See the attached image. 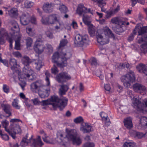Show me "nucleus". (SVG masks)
I'll return each instance as SVG.
<instances>
[{
	"instance_id": "1",
	"label": "nucleus",
	"mask_w": 147,
	"mask_h": 147,
	"mask_svg": "<svg viewBox=\"0 0 147 147\" xmlns=\"http://www.w3.org/2000/svg\"><path fill=\"white\" fill-rule=\"evenodd\" d=\"M68 99L65 97L59 99L57 96H52L50 99L43 100L40 103L43 106L51 105L53 107H58L61 111L62 110L67 104Z\"/></svg>"
},
{
	"instance_id": "2",
	"label": "nucleus",
	"mask_w": 147,
	"mask_h": 147,
	"mask_svg": "<svg viewBox=\"0 0 147 147\" xmlns=\"http://www.w3.org/2000/svg\"><path fill=\"white\" fill-rule=\"evenodd\" d=\"M22 62L24 65L23 68V73L24 75L20 76L19 78H25L26 77H30L33 74L34 71L30 67V65L32 62V60L26 56L23 57L21 59Z\"/></svg>"
},
{
	"instance_id": "3",
	"label": "nucleus",
	"mask_w": 147,
	"mask_h": 147,
	"mask_svg": "<svg viewBox=\"0 0 147 147\" xmlns=\"http://www.w3.org/2000/svg\"><path fill=\"white\" fill-rule=\"evenodd\" d=\"M66 131L67 134L65 136L61 134L60 135L61 137V142H63L62 140V138H67L68 139L72 140L74 144H76L77 145H79L82 143V141L79 137H77V134L76 131L75 130H69L68 129H66Z\"/></svg>"
},
{
	"instance_id": "4",
	"label": "nucleus",
	"mask_w": 147,
	"mask_h": 147,
	"mask_svg": "<svg viewBox=\"0 0 147 147\" xmlns=\"http://www.w3.org/2000/svg\"><path fill=\"white\" fill-rule=\"evenodd\" d=\"M135 79V76L134 73L130 70L127 74L122 76L121 78V82H123L124 86L126 88L130 87L131 83L134 82Z\"/></svg>"
},
{
	"instance_id": "5",
	"label": "nucleus",
	"mask_w": 147,
	"mask_h": 147,
	"mask_svg": "<svg viewBox=\"0 0 147 147\" xmlns=\"http://www.w3.org/2000/svg\"><path fill=\"white\" fill-rule=\"evenodd\" d=\"M88 36L87 35H84L80 34H77L75 37L74 40L75 46L76 47H82L88 44Z\"/></svg>"
},
{
	"instance_id": "6",
	"label": "nucleus",
	"mask_w": 147,
	"mask_h": 147,
	"mask_svg": "<svg viewBox=\"0 0 147 147\" xmlns=\"http://www.w3.org/2000/svg\"><path fill=\"white\" fill-rule=\"evenodd\" d=\"M87 9L83 5H79L78 6L77 13L80 16H83V21L85 24L89 25L90 24L91 22L90 17L87 16H84V14L87 12Z\"/></svg>"
},
{
	"instance_id": "7",
	"label": "nucleus",
	"mask_w": 147,
	"mask_h": 147,
	"mask_svg": "<svg viewBox=\"0 0 147 147\" xmlns=\"http://www.w3.org/2000/svg\"><path fill=\"white\" fill-rule=\"evenodd\" d=\"M71 56V54L70 53H65L61 52V61H57L56 63L57 65L60 68H63L67 65V61Z\"/></svg>"
},
{
	"instance_id": "8",
	"label": "nucleus",
	"mask_w": 147,
	"mask_h": 147,
	"mask_svg": "<svg viewBox=\"0 0 147 147\" xmlns=\"http://www.w3.org/2000/svg\"><path fill=\"white\" fill-rule=\"evenodd\" d=\"M6 37V39L9 43V49L10 50L12 49V43L13 40L11 37H9L8 35V34L5 29L2 28L0 30V44H3L5 43V41L4 37Z\"/></svg>"
},
{
	"instance_id": "9",
	"label": "nucleus",
	"mask_w": 147,
	"mask_h": 147,
	"mask_svg": "<svg viewBox=\"0 0 147 147\" xmlns=\"http://www.w3.org/2000/svg\"><path fill=\"white\" fill-rule=\"evenodd\" d=\"M71 77L68 72L62 71L57 74L56 76V80L60 83H63L66 81L70 80Z\"/></svg>"
},
{
	"instance_id": "10",
	"label": "nucleus",
	"mask_w": 147,
	"mask_h": 147,
	"mask_svg": "<svg viewBox=\"0 0 147 147\" xmlns=\"http://www.w3.org/2000/svg\"><path fill=\"white\" fill-rule=\"evenodd\" d=\"M46 87L41 80H38L35 82L32 83L30 85L31 90L33 91L34 90H41Z\"/></svg>"
},
{
	"instance_id": "11",
	"label": "nucleus",
	"mask_w": 147,
	"mask_h": 147,
	"mask_svg": "<svg viewBox=\"0 0 147 147\" xmlns=\"http://www.w3.org/2000/svg\"><path fill=\"white\" fill-rule=\"evenodd\" d=\"M58 20L56 15L55 14L50 15L45 19L42 17L41 20L42 23L46 25L54 24L55 22H57Z\"/></svg>"
},
{
	"instance_id": "12",
	"label": "nucleus",
	"mask_w": 147,
	"mask_h": 147,
	"mask_svg": "<svg viewBox=\"0 0 147 147\" xmlns=\"http://www.w3.org/2000/svg\"><path fill=\"white\" fill-rule=\"evenodd\" d=\"M132 100L133 106L134 108L138 110L143 109L144 105L141 103V101L138 99L134 97Z\"/></svg>"
},
{
	"instance_id": "13",
	"label": "nucleus",
	"mask_w": 147,
	"mask_h": 147,
	"mask_svg": "<svg viewBox=\"0 0 147 147\" xmlns=\"http://www.w3.org/2000/svg\"><path fill=\"white\" fill-rule=\"evenodd\" d=\"M80 130L83 133H89L92 130L90 124L86 123H83L81 124Z\"/></svg>"
},
{
	"instance_id": "14",
	"label": "nucleus",
	"mask_w": 147,
	"mask_h": 147,
	"mask_svg": "<svg viewBox=\"0 0 147 147\" xmlns=\"http://www.w3.org/2000/svg\"><path fill=\"white\" fill-rule=\"evenodd\" d=\"M133 89L136 92L140 93H145L146 90L145 86L138 83L134 84L133 85Z\"/></svg>"
},
{
	"instance_id": "15",
	"label": "nucleus",
	"mask_w": 147,
	"mask_h": 147,
	"mask_svg": "<svg viewBox=\"0 0 147 147\" xmlns=\"http://www.w3.org/2000/svg\"><path fill=\"white\" fill-rule=\"evenodd\" d=\"M30 138H31L32 140L31 143H32L31 145L32 147H41L43 145L40 136H38V138L36 140L32 139V136Z\"/></svg>"
},
{
	"instance_id": "16",
	"label": "nucleus",
	"mask_w": 147,
	"mask_h": 147,
	"mask_svg": "<svg viewBox=\"0 0 147 147\" xmlns=\"http://www.w3.org/2000/svg\"><path fill=\"white\" fill-rule=\"evenodd\" d=\"M45 48L43 44H34L33 49L35 52L38 54L42 53Z\"/></svg>"
},
{
	"instance_id": "17",
	"label": "nucleus",
	"mask_w": 147,
	"mask_h": 147,
	"mask_svg": "<svg viewBox=\"0 0 147 147\" xmlns=\"http://www.w3.org/2000/svg\"><path fill=\"white\" fill-rule=\"evenodd\" d=\"M124 125L128 129H131L133 127L132 119L130 117L125 118L123 120Z\"/></svg>"
},
{
	"instance_id": "18",
	"label": "nucleus",
	"mask_w": 147,
	"mask_h": 147,
	"mask_svg": "<svg viewBox=\"0 0 147 147\" xmlns=\"http://www.w3.org/2000/svg\"><path fill=\"white\" fill-rule=\"evenodd\" d=\"M30 20V17L28 14H23L20 17V22L21 24L24 25L28 24Z\"/></svg>"
},
{
	"instance_id": "19",
	"label": "nucleus",
	"mask_w": 147,
	"mask_h": 147,
	"mask_svg": "<svg viewBox=\"0 0 147 147\" xmlns=\"http://www.w3.org/2000/svg\"><path fill=\"white\" fill-rule=\"evenodd\" d=\"M54 6V4L47 3L44 4L43 7V9L46 13L51 12Z\"/></svg>"
},
{
	"instance_id": "20",
	"label": "nucleus",
	"mask_w": 147,
	"mask_h": 147,
	"mask_svg": "<svg viewBox=\"0 0 147 147\" xmlns=\"http://www.w3.org/2000/svg\"><path fill=\"white\" fill-rule=\"evenodd\" d=\"M11 127H12L10 129V132L12 135H15V138L13 139H15L16 138V134H21L22 131L20 126L18 125Z\"/></svg>"
},
{
	"instance_id": "21",
	"label": "nucleus",
	"mask_w": 147,
	"mask_h": 147,
	"mask_svg": "<svg viewBox=\"0 0 147 147\" xmlns=\"http://www.w3.org/2000/svg\"><path fill=\"white\" fill-rule=\"evenodd\" d=\"M97 40L98 43L101 45L107 44L109 42V38L108 37L103 38V36L100 34L97 36Z\"/></svg>"
},
{
	"instance_id": "22",
	"label": "nucleus",
	"mask_w": 147,
	"mask_h": 147,
	"mask_svg": "<svg viewBox=\"0 0 147 147\" xmlns=\"http://www.w3.org/2000/svg\"><path fill=\"white\" fill-rule=\"evenodd\" d=\"M16 72L18 73V77L19 80L21 81L22 82L21 83H19V85L22 88V89L24 90V87L26 85V83L25 81L24 80V79H26V78H29L30 77H26L25 78H19L20 76H21L23 75H24V74L23 73H22V74H21V72L19 70H18L16 71Z\"/></svg>"
},
{
	"instance_id": "23",
	"label": "nucleus",
	"mask_w": 147,
	"mask_h": 147,
	"mask_svg": "<svg viewBox=\"0 0 147 147\" xmlns=\"http://www.w3.org/2000/svg\"><path fill=\"white\" fill-rule=\"evenodd\" d=\"M9 64L11 66V68L13 71H15V72L18 74L16 71L19 70L21 72L20 70L17 69V62L16 59L14 58H12L10 59Z\"/></svg>"
},
{
	"instance_id": "24",
	"label": "nucleus",
	"mask_w": 147,
	"mask_h": 147,
	"mask_svg": "<svg viewBox=\"0 0 147 147\" xmlns=\"http://www.w3.org/2000/svg\"><path fill=\"white\" fill-rule=\"evenodd\" d=\"M38 93L39 96L42 98H45L49 95V93L46 87L43 88L42 90H38Z\"/></svg>"
},
{
	"instance_id": "25",
	"label": "nucleus",
	"mask_w": 147,
	"mask_h": 147,
	"mask_svg": "<svg viewBox=\"0 0 147 147\" xmlns=\"http://www.w3.org/2000/svg\"><path fill=\"white\" fill-rule=\"evenodd\" d=\"M28 135H27L26 137H24L22 139L20 144V145L22 147H25L28 143H31V138H30L28 139Z\"/></svg>"
},
{
	"instance_id": "26",
	"label": "nucleus",
	"mask_w": 147,
	"mask_h": 147,
	"mask_svg": "<svg viewBox=\"0 0 147 147\" xmlns=\"http://www.w3.org/2000/svg\"><path fill=\"white\" fill-rule=\"evenodd\" d=\"M60 87L59 90V93L60 95L62 96L65 94L69 89V87L68 86L65 84L60 85Z\"/></svg>"
},
{
	"instance_id": "27",
	"label": "nucleus",
	"mask_w": 147,
	"mask_h": 147,
	"mask_svg": "<svg viewBox=\"0 0 147 147\" xmlns=\"http://www.w3.org/2000/svg\"><path fill=\"white\" fill-rule=\"evenodd\" d=\"M136 31L138 32V36H143L147 33V26L139 28Z\"/></svg>"
},
{
	"instance_id": "28",
	"label": "nucleus",
	"mask_w": 147,
	"mask_h": 147,
	"mask_svg": "<svg viewBox=\"0 0 147 147\" xmlns=\"http://www.w3.org/2000/svg\"><path fill=\"white\" fill-rule=\"evenodd\" d=\"M1 123L3 126L5 128V130L8 133H9V134L13 138H15V135H12V134L11 133L10 129H7V128L9 124L8 121L6 120H5L4 121L1 122Z\"/></svg>"
},
{
	"instance_id": "29",
	"label": "nucleus",
	"mask_w": 147,
	"mask_h": 147,
	"mask_svg": "<svg viewBox=\"0 0 147 147\" xmlns=\"http://www.w3.org/2000/svg\"><path fill=\"white\" fill-rule=\"evenodd\" d=\"M100 115L102 120L105 121L106 125L107 126H109L110 124V122L107 114L104 112H102L100 114Z\"/></svg>"
},
{
	"instance_id": "30",
	"label": "nucleus",
	"mask_w": 147,
	"mask_h": 147,
	"mask_svg": "<svg viewBox=\"0 0 147 147\" xmlns=\"http://www.w3.org/2000/svg\"><path fill=\"white\" fill-rule=\"evenodd\" d=\"M1 106L4 112L6 114H7L9 115L8 117L11 115V113L10 111L11 109L10 108V105L8 104H2Z\"/></svg>"
},
{
	"instance_id": "31",
	"label": "nucleus",
	"mask_w": 147,
	"mask_h": 147,
	"mask_svg": "<svg viewBox=\"0 0 147 147\" xmlns=\"http://www.w3.org/2000/svg\"><path fill=\"white\" fill-rule=\"evenodd\" d=\"M61 52H64L63 51H62L60 52V55H59L58 52H56L53 55L52 59V61L53 63H56L58 61L59 58H61Z\"/></svg>"
},
{
	"instance_id": "32",
	"label": "nucleus",
	"mask_w": 147,
	"mask_h": 147,
	"mask_svg": "<svg viewBox=\"0 0 147 147\" xmlns=\"http://www.w3.org/2000/svg\"><path fill=\"white\" fill-rule=\"evenodd\" d=\"M107 0H97L95 2H96L98 6L101 7V11H105V10L103 9V7L106 4Z\"/></svg>"
},
{
	"instance_id": "33",
	"label": "nucleus",
	"mask_w": 147,
	"mask_h": 147,
	"mask_svg": "<svg viewBox=\"0 0 147 147\" xmlns=\"http://www.w3.org/2000/svg\"><path fill=\"white\" fill-rule=\"evenodd\" d=\"M138 28V26H136L133 30L132 32L131 33L128 37V40L129 41H132L134 38V36L136 34L137 32L136 30Z\"/></svg>"
},
{
	"instance_id": "34",
	"label": "nucleus",
	"mask_w": 147,
	"mask_h": 147,
	"mask_svg": "<svg viewBox=\"0 0 147 147\" xmlns=\"http://www.w3.org/2000/svg\"><path fill=\"white\" fill-rule=\"evenodd\" d=\"M147 68L146 66L144 64L140 63L136 66V68L140 73H144V71Z\"/></svg>"
},
{
	"instance_id": "35",
	"label": "nucleus",
	"mask_w": 147,
	"mask_h": 147,
	"mask_svg": "<svg viewBox=\"0 0 147 147\" xmlns=\"http://www.w3.org/2000/svg\"><path fill=\"white\" fill-rule=\"evenodd\" d=\"M103 30L105 35L111 36L113 38L115 37L114 34L108 27H105L104 28Z\"/></svg>"
},
{
	"instance_id": "36",
	"label": "nucleus",
	"mask_w": 147,
	"mask_h": 147,
	"mask_svg": "<svg viewBox=\"0 0 147 147\" xmlns=\"http://www.w3.org/2000/svg\"><path fill=\"white\" fill-rule=\"evenodd\" d=\"M111 21L112 23H115L116 24H118L120 25H125V24H126L127 25H128L129 24V23L128 22H127L126 23L124 21H120V20H119L118 18H113L111 19Z\"/></svg>"
},
{
	"instance_id": "37",
	"label": "nucleus",
	"mask_w": 147,
	"mask_h": 147,
	"mask_svg": "<svg viewBox=\"0 0 147 147\" xmlns=\"http://www.w3.org/2000/svg\"><path fill=\"white\" fill-rule=\"evenodd\" d=\"M136 143L133 142H126L123 145V147H136Z\"/></svg>"
},
{
	"instance_id": "38",
	"label": "nucleus",
	"mask_w": 147,
	"mask_h": 147,
	"mask_svg": "<svg viewBox=\"0 0 147 147\" xmlns=\"http://www.w3.org/2000/svg\"><path fill=\"white\" fill-rule=\"evenodd\" d=\"M140 122L142 125L147 127V117H142L140 119Z\"/></svg>"
},
{
	"instance_id": "39",
	"label": "nucleus",
	"mask_w": 147,
	"mask_h": 147,
	"mask_svg": "<svg viewBox=\"0 0 147 147\" xmlns=\"http://www.w3.org/2000/svg\"><path fill=\"white\" fill-rule=\"evenodd\" d=\"M10 15L12 16H15L17 15L18 11L16 8H13L10 10L8 11Z\"/></svg>"
},
{
	"instance_id": "40",
	"label": "nucleus",
	"mask_w": 147,
	"mask_h": 147,
	"mask_svg": "<svg viewBox=\"0 0 147 147\" xmlns=\"http://www.w3.org/2000/svg\"><path fill=\"white\" fill-rule=\"evenodd\" d=\"M34 5V3L28 0L25 1L24 5L25 7L28 8L32 7Z\"/></svg>"
},
{
	"instance_id": "41",
	"label": "nucleus",
	"mask_w": 147,
	"mask_h": 147,
	"mask_svg": "<svg viewBox=\"0 0 147 147\" xmlns=\"http://www.w3.org/2000/svg\"><path fill=\"white\" fill-rule=\"evenodd\" d=\"M10 121L12 123L11 124V127L18 125V122L20 121L22 123V121L21 120L17 119H12Z\"/></svg>"
},
{
	"instance_id": "42",
	"label": "nucleus",
	"mask_w": 147,
	"mask_h": 147,
	"mask_svg": "<svg viewBox=\"0 0 147 147\" xmlns=\"http://www.w3.org/2000/svg\"><path fill=\"white\" fill-rule=\"evenodd\" d=\"M140 50L144 53L147 52V43H144L141 45Z\"/></svg>"
},
{
	"instance_id": "43",
	"label": "nucleus",
	"mask_w": 147,
	"mask_h": 147,
	"mask_svg": "<svg viewBox=\"0 0 147 147\" xmlns=\"http://www.w3.org/2000/svg\"><path fill=\"white\" fill-rule=\"evenodd\" d=\"M59 9L61 13H65L67 11V7L63 4L60 5Z\"/></svg>"
},
{
	"instance_id": "44",
	"label": "nucleus",
	"mask_w": 147,
	"mask_h": 147,
	"mask_svg": "<svg viewBox=\"0 0 147 147\" xmlns=\"http://www.w3.org/2000/svg\"><path fill=\"white\" fill-rule=\"evenodd\" d=\"M45 74L46 76L45 80L47 82V86H49L50 84L49 78L50 77V74L48 71H46L45 72Z\"/></svg>"
},
{
	"instance_id": "45",
	"label": "nucleus",
	"mask_w": 147,
	"mask_h": 147,
	"mask_svg": "<svg viewBox=\"0 0 147 147\" xmlns=\"http://www.w3.org/2000/svg\"><path fill=\"white\" fill-rule=\"evenodd\" d=\"M13 106L15 109H19L20 108V106L18 105V100L17 99H14L12 102Z\"/></svg>"
},
{
	"instance_id": "46",
	"label": "nucleus",
	"mask_w": 147,
	"mask_h": 147,
	"mask_svg": "<svg viewBox=\"0 0 147 147\" xmlns=\"http://www.w3.org/2000/svg\"><path fill=\"white\" fill-rule=\"evenodd\" d=\"M11 30L13 31L12 33L13 34H15L16 32H18L19 30V29L18 24H16L14 25L11 28Z\"/></svg>"
},
{
	"instance_id": "47",
	"label": "nucleus",
	"mask_w": 147,
	"mask_h": 147,
	"mask_svg": "<svg viewBox=\"0 0 147 147\" xmlns=\"http://www.w3.org/2000/svg\"><path fill=\"white\" fill-rule=\"evenodd\" d=\"M26 40L27 47H31L33 42V40L32 38L30 37H28L26 39Z\"/></svg>"
},
{
	"instance_id": "48",
	"label": "nucleus",
	"mask_w": 147,
	"mask_h": 147,
	"mask_svg": "<svg viewBox=\"0 0 147 147\" xmlns=\"http://www.w3.org/2000/svg\"><path fill=\"white\" fill-rule=\"evenodd\" d=\"M57 22L59 24V26L57 25L55 26V28L56 30H58L60 29L62 30L63 29L64 27V25L62 21H60L59 20L57 21Z\"/></svg>"
},
{
	"instance_id": "49",
	"label": "nucleus",
	"mask_w": 147,
	"mask_h": 147,
	"mask_svg": "<svg viewBox=\"0 0 147 147\" xmlns=\"http://www.w3.org/2000/svg\"><path fill=\"white\" fill-rule=\"evenodd\" d=\"M26 32L30 36H33L34 34V32L33 30L31 28L27 27L26 28Z\"/></svg>"
},
{
	"instance_id": "50",
	"label": "nucleus",
	"mask_w": 147,
	"mask_h": 147,
	"mask_svg": "<svg viewBox=\"0 0 147 147\" xmlns=\"http://www.w3.org/2000/svg\"><path fill=\"white\" fill-rule=\"evenodd\" d=\"M36 65L35 67L37 70H39L42 66V61L40 60H38L37 62L35 63Z\"/></svg>"
},
{
	"instance_id": "51",
	"label": "nucleus",
	"mask_w": 147,
	"mask_h": 147,
	"mask_svg": "<svg viewBox=\"0 0 147 147\" xmlns=\"http://www.w3.org/2000/svg\"><path fill=\"white\" fill-rule=\"evenodd\" d=\"M14 49L17 50L20 49V39L19 37L17 40H15Z\"/></svg>"
},
{
	"instance_id": "52",
	"label": "nucleus",
	"mask_w": 147,
	"mask_h": 147,
	"mask_svg": "<svg viewBox=\"0 0 147 147\" xmlns=\"http://www.w3.org/2000/svg\"><path fill=\"white\" fill-rule=\"evenodd\" d=\"M67 43V40L66 39H62L60 42L59 46V48L60 49L61 47H63L66 45Z\"/></svg>"
},
{
	"instance_id": "53",
	"label": "nucleus",
	"mask_w": 147,
	"mask_h": 147,
	"mask_svg": "<svg viewBox=\"0 0 147 147\" xmlns=\"http://www.w3.org/2000/svg\"><path fill=\"white\" fill-rule=\"evenodd\" d=\"M83 121V119L82 117L81 116H79L74 120V122L76 123H80Z\"/></svg>"
},
{
	"instance_id": "54",
	"label": "nucleus",
	"mask_w": 147,
	"mask_h": 147,
	"mask_svg": "<svg viewBox=\"0 0 147 147\" xmlns=\"http://www.w3.org/2000/svg\"><path fill=\"white\" fill-rule=\"evenodd\" d=\"M91 60L92 65L96 66L98 65L97 61L95 58L93 57L91 59Z\"/></svg>"
},
{
	"instance_id": "55",
	"label": "nucleus",
	"mask_w": 147,
	"mask_h": 147,
	"mask_svg": "<svg viewBox=\"0 0 147 147\" xmlns=\"http://www.w3.org/2000/svg\"><path fill=\"white\" fill-rule=\"evenodd\" d=\"M52 73L55 74L57 73L59 70L57 67L55 65H53V67L51 69Z\"/></svg>"
},
{
	"instance_id": "56",
	"label": "nucleus",
	"mask_w": 147,
	"mask_h": 147,
	"mask_svg": "<svg viewBox=\"0 0 147 147\" xmlns=\"http://www.w3.org/2000/svg\"><path fill=\"white\" fill-rule=\"evenodd\" d=\"M94 146L93 143L88 142L85 144L82 147H94Z\"/></svg>"
},
{
	"instance_id": "57",
	"label": "nucleus",
	"mask_w": 147,
	"mask_h": 147,
	"mask_svg": "<svg viewBox=\"0 0 147 147\" xmlns=\"http://www.w3.org/2000/svg\"><path fill=\"white\" fill-rule=\"evenodd\" d=\"M89 33L91 36L93 35L95 32L94 28L92 27H89L88 29Z\"/></svg>"
},
{
	"instance_id": "58",
	"label": "nucleus",
	"mask_w": 147,
	"mask_h": 147,
	"mask_svg": "<svg viewBox=\"0 0 147 147\" xmlns=\"http://www.w3.org/2000/svg\"><path fill=\"white\" fill-rule=\"evenodd\" d=\"M144 135V134L142 133L137 132L135 138H141L143 137Z\"/></svg>"
},
{
	"instance_id": "59",
	"label": "nucleus",
	"mask_w": 147,
	"mask_h": 147,
	"mask_svg": "<svg viewBox=\"0 0 147 147\" xmlns=\"http://www.w3.org/2000/svg\"><path fill=\"white\" fill-rule=\"evenodd\" d=\"M12 54L14 56L18 58H20L22 56L21 53L18 51L13 52L12 53Z\"/></svg>"
},
{
	"instance_id": "60",
	"label": "nucleus",
	"mask_w": 147,
	"mask_h": 147,
	"mask_svg": "<svg viewBox=\"0 0 147 147\" xmlns=\"http://www.w3.org/2000/svg\"><path fill=\"white\" fill-rule=\"evenodd\" d=\"M46 34L47 36L50 38H52L53 36V33L50 31L48 30L46 32Z\"/></svg>"
},
{
	"instance_id": "61",
	"label": "nucleus",
	"mask_w": 147,
	"mask_h": 147,
	"mask_svg": "<svg viewBox=\"0 0 147 147\" xmlns=\"http://www.w3.org/2000/svg\"><path fill=\"white\" fill-rule=\"evenodd\" d=\"M32 100L34 104L35 105H38L40 103V102L38 100L37 98H36L32 99Z\"/></svg>"
},
{
	"instance_id": "62",
	"label": "nucleus",
	"mask_w": 147,
	"mask_h": 147,
	"mask_svg": "<svg viewBox=\"0 0 147 147\" xmlns=\"http://www.w3.org/2000/svg\"><path fill=\"white\" fill-rule=\"evenodd\" d=\"M3 90L6 93L9 92V88L8 86L6 84H4L3 86Z\"/></svg>"
},
{
	"instance_id": "63",
	"label": "nucleus",
	"mask_w": 147,
	"mask_h": 147,
	"mask_svg": "<svg viewBox=\"0 0 147 147\" xmlns=\"http://www.w3.org/2000/svg\"><path fill=\"white\" fill-rule=\"evenodd\" d=\"M42 138L44 142L47 143H51L50 141L48 139V137L46 135H45V136H43Z\"/></svg>"
},
{
	"instance_id": "64",
	"label": "nucleus",
	"mask_w": 147,
	"mask_h": 147,
	"mask_svg": "<svg viewBox=\"0 0 147 147\" xmlns=\"http://www.w3.org/2000/svg\"><path fill=\"white\" fill-rule=\"evenodd\" d=\"M137 132V131L132 130H130L129 131V133L131 135L135 138L136 136Z\"/></svg>"
}]
</instances>
